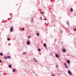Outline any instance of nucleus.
Instances as JSON below:
<instances>
[{"mask_svg": "<svg viewBox=\"0 0 76 76\" xmlns=\"http://www.w3.org/2000/svg\"><path fill=\"white\" fill-rule=\"evenodd\" d=\"M60 32V33H62V32H63V31H61Z\"/></svg>", "mask_w": 76, "mask_h": 76, "instance_id": "23", "label": "nucleus"}, {"mask_svg": "<svg viewBox=\"0 0 76 76\" xmlns=\"http://www.w3.org/2000/svg\"><path fill=\"white\" fill-rule=\"evenodd\" d=\"M44 20H47V19H46V18H45V19H44Z\"/></svg>", "mask_w": 76, "mask_h": 76, "instance_id": "27", "label": "nucleus"}, {"mask_svg": "<svg viewBox=\"0 0 76 76\" xmlns=\"http://www.w3.org/2000/svg\"><path fill=\"white\" fill-rule=\"evenodd\" d=\"M16 71V70L15 69H14L13 70V72H15V71Z\"/></svg>", "mask_w": 76, "mask_h": 76, "instance_id": "14", "label": "nucleus"}, {"mask_svg": "<svg viewBox=\"0 0 76 76\" xmlns=\"http://www.w3.org/2000/svg\"><path fill=\"white\" fill-rule=\"evenodd\" d=\"M75 31H76V28H75Z\"/></svg>", "mask_w": 76, "mask_h": 76, "instance_id": "29", "label": "nucleus"}, {"mask_svg": "<svg viewBox=\"0 0 76 76\" xmlns=\"http://www.w3.org/2000/svg\"><path fill=\"white\" fill-rule=\"evenodd\" d=\"M30 44V41H28L27 42V45H29Z\"/></svg>", "mask_w": 76, "mask_h": 76, "instance_id": "3", "label": "nucleus"}, {"mask_svg": "<svg viewBox=\"0 0 76 76\" xmlns=\"http://www.w3.org/2000/svg\"><path fill=\"white\" fill-rule=\"evenodd\" d=\"M70 11H71V12H73V10L72 8H71L70 9Z\"/></svg>", "mask_w": 76, "mask_h": 76, "instance_id": "11", "label": "nucleus"}, {"mask_svg": "<svg viewBox=\"0 0 76 76\" xmlns=\"http://www.w3.org/2000/svg\"><path fill=\"white\" fill-rule=\"evenodd\" d=\"M0 76H1V75H0Z\"/></svg>", "mask_w": 76, "mask_h": 76, "instance_id": "31", "label": "nucleus"}, {"mask_svg": "<svg viewBox=\"0 0 76 76\" xmlns=\"http://www.w3.org/2000/svg\"><path fill=\"white\" fill-rule=\"evenodd\" d=\"M56 67H58V65H56Z\"/></svg>", "mask_w": 76, "mask_h": 76, "instance_id": "25", "label": "nucleus"}, {"mask_svg": "<svg viewBox=\"0 0 76 76\" xmlns=\"http://www.w3.org/2000/svg\"><path fill=\"white\" fill-rule=\"evenodd\" d=\"M52 76H55V75L54 74H52Z\"/></svg>", "mask_w": 76, "mask_h": 76, "instance_id": "19", "label": "nucleus"}, {"mask_svg": "<svg viewBox=\"0 0 76 76\" xmlns=\"http://www.w3.org/2000/svg\"><path fill=\"white\" fill-rule=\"evenodd\" d=\"M0 56H2L3 55V53H0Z\"/></svg>", "mask_w": 76, "mask_h": 76, "instance_id": "16", "label": "nucleus"}, {"mask_svg": "<svg viewBox=\"0 0 76 76\" xmlns=\"http://www.w3.org/2000/svg\"><path fill=\"white\" fill-rule=\"evenodd\" d=\"M31 38V36H28V38Z\"/></svg>", "mask_w": 76, "mask_h": 76, "instance_id": "26", "label": "nucleus"}, {"mask_svg": "<svg viewBox=\"0 0 76 76\" xmlns=\"http://www.w3.org/2000/svg\"><path fill=\"white\" fill-rule=\"evenodd\" d=\"M62 52L63 53H66V49H62Z\"/></svg>", "mask_w": 76, "mask_h": 76, "instance_id": "1", "label": "nucleus"}, {"mask_svg": "<svg viewBox=\"0 0 76 76\" xmlns=\"http://www.w3.org/2000/svg\"><path fill=\"white\" fill-rule=\"evenodd\" d=\"M7 39L8 41H9V40H10V38H8Z\"/></svg>", "mask_w": 76, "mask_h": 76, "instance_id": "22", "label": "nucleus"}, {"mask_svg": "<svg viewBox=\"0 0 76 76\" xmlns=\"http://www.w3.org/2000/svg\"><path fill=\"white\" fill-rule=\"evenodd\" d=\"M3 58H4V59H7L8 57L6 56H5L3 57Z\"/></svg>", "mask_w": 76, "mask_h": 76, "instance_id": "2", "label": "nucleus"}, {"mask_svg": "<svg viewBox=\"0 0 76 76\" xmlns=\"http://www.w3.org/2000/svg\"><path fill=\"white\" fill-rule=\"evenodd\" d=\"M22 31H24L25 30V28H22Z\"/></svg>", "mask_w": 76, "mask_h": 76, "instance_id": "18", "label": "nucleus"}, {"mask_svg": "<svg viewBox=\"0 0 76 76\" xmlns=\"http://www.w3.org/2000/svg\"><path fill=\"white\" fill-rule=\"evenodd\" d=\"M13 30V27H11L10 30V32H12Z\"/></svg>", "mask_w": 76, "mask_h": 76, "instance_id": "5", "label": "nucleus"}, {"mask_svg": "<svg viewBox=\"0 0 76 76\" xmlns=\"http://www.w3.org/2000/svg\"><path fill=\"white\" fill-rule=\"evenodd\" d=\"M47 45H46V44L45 43L44 45H43V46L44 47H46V46Z\"/></svg>", "mask_w": 76, "mask_h": 76, "instance_id": "8", "label": "nucleus"}, {"mask_svg": "<svg viewBox=\"0 0 76 76\" xmlns=\"http://www.w3.org/2000/svg\"><path fill=\"white\" fill-rule=\"evenodd\" d=\"M55 56H56V57H57V58H58V55H57V54H56Z\"/></svg>", "mask_w": 76, "mask_h": 76, "instance_id": "9", "label": "nucleus"}, {"mask_svg": "<svg viewBox=\"0 0 76 76\" xmlns=\"http://www.w3.org/2000/svg\"><path fill=\"white\" fill-rule=\"evenodd\" d=\"M64 66H65L66 67V68H68V66H67L66 64L65 63H64Z\"/></svg>", "mask_w": 76, "mask_h": 76, "instance_id": "4", "label": "nucleus"}, {"mask_svg": "<svg viewBox=\"0 0 76 76\" xmlns=\"http://www.w3.org/2000/svg\"><path fill=\"white\" fill-rule=\"evenodd\" d=\"M38 51H40L41 49H40V48H39L38 49Z\"/></svg>", "mask_w": 76, "mask_h": 76, "instance_id": "15", "label": "nucleus"}, {"mask_svg": "<svg viewBox=\"0 0 76 76\" xmlns=\"http://www.w3.org/2000/svg\"><path fill=\"white\" fill-rule=\"evenodd\" d=\"M1 62V60H0V63Z\"/></svg>", "mask_w": 76, "mask_h": 76, "instance_id": "28", "label": "nucleus"}, {"mask_svg": "<svg viewBox=\"0 0 76 76\" xmlns=\"http://www.w3.org/2000/svg\"><path fill=\"white\" fill-rule=\"evenodd\" d=\"M67 63H70V61H69V60H68L67 61Z\"/></svg>", "mask_w": 76, "mask_h": 76, "instance_id": "12", "label": "nucleus"}, {"mask_svg": "<svg viewBox=\"0 0 76 76\" xmlns=\"http://www.w3.org/2000/svg\"><path fill=\"white\" fill-rule=\"evenodd\" d=\"M66 24L67 25H69V22H66Z\"/></svg>", "mask_w": 76, "mask_h": 76, "instance_id": "17", "label": "nucleus"}, {"mask_svg": "<svg viewBox=\"0 0 76 76\" xmlns=\"http://www.w3.org/2000/svg\"><path fill=\"white\" fill-rule=\"evenodd\" d=\"M41 19H42V18H41Z\"/></svg>", "mask_w": 76, "mask_h": 76, "instance_id": "30", "label": "nucleus"}, {"mask_svg": "<svg viewBox=\"0 0 76 76\" xmlns=\"http://www.w3.org/2000/svg\"><path fill=\"white\" fill-rule=\"evenodd\" d=\"M9 68H10L12 67V65H9Z\"/></svg>", "mask_w": 76, "mask_h": 76, "instance_id": "10", "label": "nucleus"}, {"mask_svg": "<svg viewBox=\"0 0 76 76\" xmlns=\"http://www.w3.org/2000/svg\"><path fill=\"white\" fill-rule=\"evenodd\" d=\"M26 54V52H24L23 53V54Z\"/></svg>", "mask_w": 76, "mask_h": 76, "instance_id": "20", "label": "nucleus"}, {"mask_svg": "<svg viewBox=\"0 0 76 76\" xmlns=\"http://www.w3.org/2000/svg\"><path fill=\"white\" fill-rule=\"evenodd\" d=\"M8 58H11L10 56H8Z\"/></svg>", "mask_w": 76, "mask_h": 76, "instance_id": "24", "label": "nucleus"}, {"mask_svg": "<svg viewBox=\"0 0 76 76\" xmlns=\"http://www.w3.org/2000/svg\"><path fill=\"white\" fill-rule=\"evenodd\" d=\"M42 13L43 14V15H44V12L42 11Z\"/></svg>", "mask_w": 76, "mask_h": 76, "instance_id": "21", "label": "nucleus"}, {"mask_svg": "<svg viewBox=\"0 0 76 76\" xmlns=\"http://www.w3.org/2000/svg\"><path fill=\"white\" fill-rule=\"evenodd\" d=\"M33 60L35 62H37V59H36L35 58H34Z\"/></svg>", "mask_w": 76, "mask_h": 76, "instance_id": "7", "label": "nucleus"}, {"mask_svg": "<svg viewBox=\"0 0 76 76\" xmlns=\"http://www.w3.org/2000/svg\"><path fill=\"white\" fill-rule=\"evenodd\" d=\"M37 36H39V33H37Z\"/></svg>", "mask_w": 76, "mask_h": 76, "instance_id": "13", "label": "nucleus"}, {"mask_svg": "<svg viewBox=\"0 0 76 76\" xmlns=\"http://www.w3.org/2000/svg\"><path fill=\"white\" fill-rule=\"evenodd\" d=\"M68 72L69 75H72V73H71V72H70V71H69Z\"/></svg>", "mask_w": 76, "mask_h": 76, "instance_id": "6", "label": "nucleus"}]
</instances>
